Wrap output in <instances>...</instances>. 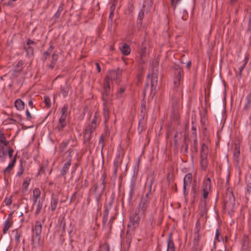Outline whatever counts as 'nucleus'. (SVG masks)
I'll list each match as a JSON object with an SVG mask.
<instances>
[{
  "instance_id": "58",
  "label": "nucleus",
  "mask_w": 251,
  "mask_h": 251,
  "mask_svg": "<svg viewBox=\"0 0 251 251\" xmlns=\"http://www.w3.org/2000/svg\"><path fill=\"white\" fill-rule=\"evenodd\" d=\"M72 197L74 199V202H75L76 203H77L79 201L77 191L75 192Z\"/></svg>"
},
{
  "instance_id": "15",
  "label": "nucleus",
  "mask_w": 251,
  "mask_h": 251,
  "mask_svg": "<svg viewBox=\"0 0 251 251\" xmlns=\"http://www.w3.org/2000/svg\"><path fill=\"white\" fill-rule=\"evenodd\" d=\"M207 202L206 201H201V203L199 207V214L201 217H205V218L207 219V213L208 211V209L206 207Z\"/></svg>"
},
{
  "instance_id": "42",
  "label": "nucleus",
  "mask_w": 251,
  "mask_h": 251,
  "mask_svg": "<svg viewBox=\"0 0 251 251\" xmlns=\"http://www.w3.org/2000/svg\"><path fill=\"white\" fill-rule=\"evenodd\" d=\"M191 156L193 158L198 151V145L193 144L191 147Z\"/></svg>"
},
{
  "instance_id": "2",
  "label": "nucleus",
  "mask_w": 251,
  "mask_h": 251,
  "mask_svg": "<svg viewBox=\"0 0 251 251\" xmlns=\"http://www.w3.org/2000/svg\"><path fill=\"white\" fill-rule=\"evenodd\" d=\"M158 65H155L152 68V73L149 74L147 78L151 77V92L150 95L152 98L155 95L156 91V88L158 84Z\"/></svg>"
},
{
  "instance_id": "19",
  "label": "nucleus",
  "mask_w": 251,
  "mask_h": 251,
  "mask_svg": "<svg viewBox=\"0 0 251 251\" xmlns=\"http://www.w3.org/2000/svg\"><path fill=\"white\" fill-rule=\"evenodd\" d=\"M67 110H68V107L67 106L64 105L61 108V116L60 119H59L58 122L67 123L66 117H67Z\"/></svg>"
},
{
  "instance_id": "21",
  "label": "nucleus",
  "mask_w": 251,
  "mask_h": 251,
  "mask_svg": "<svg viewBox=\"0 0 251 251\" xmlns=\"http://www.w3.org/2000/svg\"><path fill=\"white\" fill-rule=\"evenodd\" d=\"M153 178H152L150 182H149V185H148V190H147V191L145 194V195L144 196H143L144 197H145V198H149V199H151V197H152V185H153Z\"/></svg>"
},
{
  "instance_id": "59",
  "label": "nucleus",
  "mask_w": 251,
  "mask_h": 251,
  "mask_svg": "<svg viewBox=\"0 0 251 251\" xmlns=\"http://www.w3.org/2000/svg\"><path fill=\"white\" fill-rule=\"evenodd\" d=\"M12 197L10 196L9 198H6L4 200V202L6 205H10L12 202Z\"/></svg>"
},
{
  "instance_id": "17",
  "label": "nucleus",
  "mask_w": 251,
  "mask_h": 251,
  "mask_svg": "<svg viewBox=\"0 0 251 251\" xmlns=\"http://www.w3.org/2000/svg\"><path fill=\"white\" fill-rule=\"evenodd\" d=\"M149 81H148L145 85V88H144V91H143L144 98H145V97L146 92L149 87ZM141 113H145L146 112V101L144 100H142V103H141Z\"/></svg>"
},
{
  "instance_id": "34",
  "label": "nucleus",
  "mask_w": 251,
  "mask_h": 251,
  "mask_svg": "<svg viewBox=\"0 0 251 251\" xmlns=\"http://www.w3.org/2000/svg\"><path fill=\"white\" fill-rule=\"evenodd\" d=\"M0 144H2L4 146H7L9 144V141L6 140L3 133L0 131Z\"/></svg>"
},
{
  "instance_id": "49",
  "label": "nucleus",
  "mask_w": 251,
  "mask_h": 251,
  "mask_svg": "<svg viewBox=\"0 0 251 251\" xmlns=\"http://www.w3.org/2000/svg\"><path fill=\"white\" fill-rule=\"evenodd\" d=\"M24 172V168L23 166L22 163H21L20 164L19 170L17 173V176H21L23 174Z\"/></svg>"
},
{
  "instance_id": "23",
  "label": "nucleus",
  "mask_w": 251,
  "mask_h": 251,
  "mask_svg": "<svg viewBox=\"0 0 251 251\" xmlns=\"http://www.w3.org/2000/svg\"><path fill=\"white\" fill-rule=\"evenodd\" d=\"M71 160H69L67 162L65 163V164L62 168L61 173V175L64 177V178H66V175L68 172V170L71 166Z\"/></svg>"
},
{
  "instance_id": "3",
  "label": "nucleus",
  "mask_w": 251,
  "mask_h": 251,
  "mask_svg": "<svg viewBox=\"0 0 251 251\" xmlns=\"http://www.w3.org/2000/svg\"><path fill=\"white\" fill-rule=\"evenodd\" d=\"M209 152L208 146L205 143H202L200 151V163L201 168L203 171L206 170L209 164L208 159Z\"/></svg>"
},
{
  "instance_id": "22",
  "label": "nucleus",
  "mask_w": 251,
  "mask_h": 251,
  "mask_svg": "<svg viewBox=\"0 0 251 251\" xmlns=\"http://www.w3.org/2000/svg\"><path fill=\"white\" fill-rule=\"evenodd\" d=\"M240 154V146L239 144L235 143L233 148V156L234 159H235L236 161H238Z\"/></svg>"
},
{
  "instance_id": "26",
  "label": "nucleus",
  "mask_w": 251,
  "mask_h": 251,
  "mask_svg": "<svg viewBox=\"0 0 251 251\" xmlns=\"http://www.w3.org/2000/svg\"><path fill=\"white\" fill-rule=\"evenodd\" d=\"M40 195L41 191L40 189L38 188H35L33 192V201L34 204L37 203V200L40 198Z\"/></svg>"
},
{
  "instance_id": "38",
  "label": "nucleus",
  "mask_w": 251,
  "mask_h": 251,
  "mask_svg": "<svg viewBox=\"0 0 251 251\" xmlns=\"http://www.w3.org/2000/svg\"><path fill=\"white\" fill-rule=\"evenodd\" d=\"M98 125L92 123H90L85 128V130L87 131L93 132L96 129Z\"/></svg>"
},
{
  "instance_id": "53",
  "label": "nucleus",
  "mask_w": 251,
  "mask_h": 251,
  "mask_svg": "<svg viewBox=\"0 0 251 251\" xmlns=\"http://www.w3.org/2000/svg\"><path fill=\"white\" fill-rule=\"evenodd\" d=\"M153 0H146L144 1V4L143 5V7H145L146 5L147 4L148 6H149L150 8L151 7L153 3Z\"/></svg>"
},
{
  "instance_id": "52",
  "label": "nucleus",
  "mask_w": 251,
  "mask_h": 251,
  "mask_svg": "<svg viewBox=\"0 0 251 251\" xmlns=\"http://www.w3.org/2000/svg\"><path fill=\"white\" fill-rule=\"evenodd\" d=\"M153 0H146L144 1V4L143 5V7H145L146 5L147 4L148 6H149L150 8L151 7L153 3Z\"/></svg>"
},
{
  "instance_id": "29",
  "label": "nucleus",
  "mask_w": 251,
  "mask_h": 251,
  "mask_svg": "<svg viewBox=\"0 0 251 251\" xmlns=\"http://www.w3.org/2000/svg\"><path fill=\"white\" fill-rule=\"evenodd\" d=\"M146 48L145 47H142L140 49V59L139 60V63H145V61L144 60V58L146 56Z\"/></svg>"
},
{
  "instance_id": "39",
  "label": "nucleus",
  "mask_w": 251,
  "mask_h": 251,
  "mask_svg": "<svg viewBox=\"0 0 251 251\" xmlns=\"http://www.w3.org/2000/svg\"><path fill=\"white\" fill-rule=\"evenodd\" d=\"M92 132L91 131H87L85 129L83 133V137L84 142L89 141L91 138V134Z\"/></svg>"
},
{
  "instance_id": "37",
  "label": "nucleus",
  "mask_w": 251,
  "mask_h": 251,
  "mask_svg": "<svg viewBox=\"0 0 251 251\" xmlns=\"http://www.w3.org/2000/svg\"><path fill=\"white\" fill-rule=\"evenodd\" d=\"M113 203V200H112L109 202L108 204H106L104 205V210L103 212L104 214H107V215L109 214V210L111 208L112 205Z\"/></svg>"
},
{
  "instance_id": "41",
  "label": "nucleus",
  "mask_w": 251,
  "mask_h": 251,
  "mask_svg": "<svg viewBox=\"0 0 251 251\" xmlns=\"http://www.w3.org/2000/svg\"><path fill=\"white\" fill-rule=\"evenodd\" d=\"M24 64V62L22 60H20L15 66L14 70L17 72L20 73L23 69Z\"/></svg>"
},
{
  "instance_id": "11",
  "label": "nucleus",
  "mask_w": 251,
  "mask_h": 251,
  "mask_svg": "<svg viewBox=\"0 0 251 251\" xmlns=\"http://www.w3.org/2000/svg\"><path fill=\"white\" fill-rule=\"evenodd\" d=\"M151 200V199L142 197L137 207L141 211L144 217L146 215V212L149 207Z\"/></svg>"
},
{
  "instance_id": "16",
  "label": "nucleus",
  "mask_w": 251,
  "mask_h": 251,
  "mask_svg": "<svg viewBox=\"0 0 251 251\" xmlns=\"http://www.w3.org/2000/svg\"><path fill=\"white\" fill-rule=\"evenodd\" d=\"M58 198L56 195L52 194L50 199V209L53 212L56 209L58 203Z\"/></svg>"
},
{
  "instance_id": "63",
  "label": "nucleus",
  "mask_w": 251,
  "mask_h": 251,
  "mask_svg": "<svg viewBox=\"0 0 251 251\" xmlns=\"http://www.w3.org/2000/svg\"><path fill=\"white\" fill-rule=\"evenodd\" d=\"M29 184V181L27 180H24L23 184V190H26L27 188L28 187Z\"/></svg>"
},
{
  "instance_id": "7",
  "label": "nucleus",
  "mask_w": 251,
  "mask_h": 251,
  "mask_svg": "<svg viewBox=\"0 0 251 251\" xmlns=\"http://www.w3.org/2000/svg\"><path fill=\"white\" fill-rule=\"evenodd\" d=\"M235 197L233 193L227 190L224 197V206L225 208L232 210L235 206Z\"/></svg>"
},
{
  "instance_id": "9",
  "label": "nucleus",
  "mask_w": 251,
  "mask_h": 251,
  "mask_svg": "<svg viewBox=\"0 0 251 251\" xmlns=\"http://www.w3.org/2000/svg\"><path fill=\"white\" fill-rule=\"evenodd\" d=\"M142 216L143 215L142 214L141 211L138 208H136L134 212L131 213L130 221L132 223L134 228L138 226Z\"/></svg>"
},
{
  "instance_id": "33",
  "label": "nucleus",
  "mask_w": 251,
  "mask_h": 251,
  "mask_svg": "<svg viewBox=\"0 0 251 251\" xmlns=\"http://www.w3.org/2000/svg\"><path fill=\"white\" fill-rule=\"evenodd\" d=\"M107 103V102H103V115L104 117L105 122L109 119V110L106 106Z\"/></svg>"
},
{
  "instance_id": "62",
  "label": "nucleus",
  "mask_w": 251,
  "mask_h": 251,
  "mask_svg": "<svg viewBox=\"0 0 251 251\" xmlns=\"http://www.w3.org/2000/svg\"><path fill=\"white\" fill-rule=\"evenodd\" d=\"M181 0H171V4L173 7L174 9L175 10L176 7L177 3L179 2Z\"/></svg>"
},
{
  "instance_id": "13",
  "label": "nucleus",
  "mask_w": 251,
  "mask_h": 251,
  "mask_svg": "<svg viewBox=\"0 0 251 251\" xmlns=\"http://www.w3.org/2000/svg\"><path fill=\"white\" fill-rule=\"evenodd\" d=\"M36 45V43L28 38L26 41V44L23 45V48L26 51V53L28 55H33L34 54V46Z\"/></svg>"
},
{
  "instance_id": "55",
  "label": "nucleus",
  "mask_w": 251,
  "mask_h": 251,
  "mask_svg": "<svg viewBox=\"0 0 251 251\" xmlns=\"http://www.w3.org/2000/svg\"><path fill=\"white\" fill-rule=\"evenodd\" d=\"M246 64H247V61H245L243 63V64L240 66H239V75L240 77H241V75H242V72L244 70L245 66L246 65Z\"/></svg>"
},
{
  "instance_id": "48",
  "label": "nucleus",
  "mask_w": 251,
  "mask_h": 251,
  "mask_svg": "<svg viewBox=\"0 0 251 251\" xmlns=\"http://www.w3.org/2000/svg\"><path fill=\"white\" fill-rule=\"evenodd\" d=\"M63 10V5L61 4L58 7L57 11L54 14L53 18H58L60 17V14L62 12Z\"/></svg>"
},
{
  "instance_id": "18",
  "label": "nucleus",
  "mask_w": 251,
  "mask_h": 251,
  "mask_svg": "<svg viewBox=\"0 0 251 251\" xmlns=\"http://www.w3.org/2000/svg\"><path fill=\"white\" fill-rule=\"evenodd\" d=\"M167 251H176V247L173 240L172 234H170L168 238V245Z\"/></svg>"
},
{
  "instance_id": "20",
  "label": "nucleus",
  "mask_w": 251,
  "mask_h": 251,
  "mask_svg": "<svg viewBox=\"0 0 251 251\" xmlns=\"http://www.w3.org/2000/svg\"><path fill=\"white\" fill-rule=\"evenodd\" d=\"M58 59V55L56 53H53L51 56V60L50 63L47 66L48 68L52 70L55 67V64Z\"/></svg>"
},
{
  "instance_id": "31",
  "label": "nucleus",
  "mask_w": 251,
  "mask_h": 251,
  "mask_svg": "<svg viewBox=\"0 0 251 251\" xmlns=\"http://www.w3.org/2000/svg\"><path fill=\"white\" fill-rule=\"evenodd\" d=\"M53 49H54V47L52 45V44H51L50 45V47L45 52H44L43 54V57L44 61H45L47 59L48 57L50 55V54L53 50Z\"/></svg>"
},
{
  "instance_id": "54",
  "label": "nucleus",
  "mask_w": 251,
  "mask_h": 251,
  "mask_svg": "<svg viewBox=\"0 0 251 251\" xmlns=\"http://www.w3.org/2000/svg\"><path fill=\"white\" fill-rule=\"evenodd\" d=\"M44 102L48 107H50L51 106V102L50 99L49 97L45 96L44 97Z\"/></svg>"
},
{
  "instance_id": "12",
  "label": "nucleus",
  "mask_w": 251,
  "mask_h": 251,
  "mask_svg": "<svg viewBox=\"0 0 251 251\" xmlns=\"http://www.w3.org/2000/svg\"><path fill=\"white\" fill-rule=\"evenodd\" d=\"M183 76L182 69L177 66L175 68V78L174 80V87L178 88L180 84L181 80H182Z\"/></svg>"
},
{
  "instance_id": "51",
  "label": "nucleus",
  "mask_w": 251,
  "mask_h": 251,
  "mask_svg": "<svg viewBox=\"0 0 251 251\" xmlns=\"http://www.w3.org/2000/svg\"><path fill=\"white\" fill-rule=\"evenodd\" d=\"M14 165L9 163L8 166L3 170V175L5 176L6 173L9 172L13 168Z\"/></svg>"
},
{
  "instance_id": "56",
  "label": "nucleus",
  "mask_w": 251,
  "mask_h": 251,
  "mask_svg": "<svg viewBox=\"0 0 251 251\" xmlns=\"http://www.w3.org/2000/svg\"><path fill=\"white\" fill-rule=\"evenodd\" d=\"M98 120H99V118L97 116V114L96 113H95L94 118L92 119V120L90 123L96 124L98 126V125H99Z\"/></svg>"
},
{
  "instance_id": "50",
  "label": "nucleus",
  "mask_w": 251,
  "mask_h": 251,
  "mask_svg": "<svg viewBox=\"0 0 251 251\" xmlns=\"http://www.w3.org/2000/svg\"><path fill=\"white\" fill-rule=\"evenodd\" d=\"M42 207V204L40 203V201H39L37 204L36 209L35 212V214L36 215H38L40 213Z\"/></svg>"
},
{
  "instance_id": "10",
  "label": "nucleus",
  "mask_w": 251,
  "mask_h": 251,
  "mask_svg": "<svg viewBox=\"0 0 251 251\" xmlns=\"http://www.w3.org/2000/svg\"><path fill=\"white\" fill-rule=\"evenodd\" d=\"M202 190L203 201H206L209 193L211 191V180L209 177H207L203 181L202 186Z\"/></svg>"
},
{
  "instance_id": "25",
  "label": "nucleus",
  "mask_w": 251,
  "mask_h": 251,
  "mask_svg": "<svg viewBox=\"0 0 251 251\" xmlns=\"http://www.w3.org/2000/svg\"><path fill=\"white\" fill-rule=\"evenodd\" d=\"M70 88V85L66 82L64 86H61L60 88V92L64 97L68 96V92Z\"/></svg>"
},
{
  "instance_id": "44",
  "label": "nucleus",
  "mask_w": 251,
  "mask_h": 251,
  "mask_svg": "<svg viewBox=\"0 0 251 251\" xmlns=\"http://www.w3.org/2000/svg\"><path fill=\"white\" fill-rule=\"evenodd\" d=\"M70 143V140L67 139L65 141H63L59 145V148L60 150L63 151H64L65 149L67 147L69 143Z\"/></svg>"
},
{
  "instance_id": "24",
  "label": "nucleus",
  "mask_w": 251,
  "mask_h": 251,
  "mask_svg": "<svg viewBox=\"0 0 251 251\" xmlns=\"http://www.w3.org/2000/svg\"><path fill=\"white\" fill-rule=\"evenodd\" d=\"M134 229H127L126 231V243L129 245L132 241V235L134 234Z\"/></svg>"
},
{
  "instance_id": "6",
  "label": "nucleus",
  "mask_w": 251,
  "mask_h": 251,
  "mask_svg": "<svg viewBox=\"0 0 251 251\" xmlns=\"http://www.w3.org/2000/svg\"><path fill=\"white\" fill-rule=\"evenodd\" d=\"M122 75V70L117 68L116 70H110L104 79V81L109 82V80H116L117 84L121 81V78Z\"/></svg>"
},
{
  "instance_id": "32",
  "label": "nucleus",
  "mask_w": 251,
  "mask_h": 251,
  "mask_svg": "<svg viewBox=\"0 0 251 251\" xmlns=\"http://www.w3.org/2000/svg\"><path fill=\"white\" fill-rule=\"evenodd\" d=\"M13 221H10L9 220H6L5 221L4 223V226L2 230L3 233L4 234H5L6 233L7 231L13 225Z\"/></svg>"
},
{
  "instance_id": "27",
  "label": "nucleus",
  "mask_w": 251,
  "mask_h": 251,
  "mask_svg": "<svg viewBox=\"0 0 251 251\" xmlns=\"http://www.w3.org/2000/svg\"><path fill=\"white\" fill-rule=\"evenodd\" d=\"M120 50L123 55H127L130 53L131 49L129 45L125 43L120 48Z\"/></svg>"
},
{
  "instance_id": "28",
  "label": "nucleus",
  "mask_w": 251,
  "mask_h": 251,
  "mask_svg": "<svg viewBox=\"0 0 251 251\" xmlns=\"http://www.w3.org/2000/svg\"><path fill=\"white\" fill-rule=\"evenodd\" d=\"M251 92L249 93L246 98V102L244 106V110H248L251 107Z\"/></svg>"
},
{
  "instance_id": "30",
  "label": "nucleus",
  "mask_w": 251,
  "mask_h": 251,
  "mask_svg": "<svg viewBox=\"0 0 251 251\" xmlns=\"http://www.w3.org/2000/svg\"><path fill=\"white\" fill-rule=\"evenodd\" d=\"M15 106L19 110H22L25 108V103L21 99H18L15 101Z\"/></svg>"
},
{
  "instance_id": "60",
  "label": "nucleus",
  "mask_w": 251,
  "mask_h": 251,
  "mask_svg": "<svg viewBox=\"0 0 251 251\" xmlns=\"http://www.w3.org/2000/svg\"><path fill=\"white\" fill-rule=\"evenodd\" d=\"M6 155V152L5 151L4 147L0 149V158H3Z\"/></svg>"
},
{
  "instance_id": "64",
  "label": "nucleus",
  "mask_w": 251,
  "mask_h": 251,
  "mask_svg": "<svg viewBox=\"0 0 251 251\" xmlns=\"http://www.w3.org/2000/svg\"><path fill=\"white\" fill-rule=\"evenodd\" d=\"M198 191V188L197 187L196 185H194L193 187L192 192H193V197L195 199L196 197V193Z\"/></svg>"
},
{
  "instance_id": "5",
  "label": "nucleus",
  "mask_w": 251,
  "mask_h": 251,
  "mask_svg": "<svg viewBox=\"0 0 251 251\" xmlns=\"http://www.w3.org/2000/svg\"><path fill=\"white\" fill-rule=\"evenodd\" d=\"M139 167V161L137 163L136 165L134 167V173L132 176L130 183V190L128 194V201L129 203L132 202L133 197L135 193V187L136 185V181L137 179V173Z\"/></svg>"
},
{
  "instance_id": "4",
  "label": "nucleus",
  "mask_w": 251,
  "mask_h": 251,
  "mask_svg": "<svg viewBox=\"0 0 251 251\" xmlns=\"http://www.w3.org/2000/svg\"><path fill=\"white\" fill-rule=\"evenodd\" d=\"M106 175L105 173L102 175L100 181H101L100 185L95 184L94 186V192L96 194V201L98 204L100 198L103 193L106 186Z\"/></svg>"
},
{
  "instance_id": "35",
  "label": "nucleus",
  "mask_w": 251,
  "mask_h": 251,
  "mask_svg": "<svg viewBox=\"0 0 251 251\" xmlns=\"http://www.w3.org/2000/svg\"><path fill=\"white\" fill-rule=\"evenodd\" d=\"M67 125V123H62L61 122H58L56 126L55 127L54 129L57 131L58 132H60L63 131V128L66 127Z\"/></svg>"
},
{
  "instance_id": "14",
  "label": "nucleus",
  "mask_w": 251,
  "mask_h": 251,
  "mask_svg": "<svg viewBox=\"0 0 251 251\" xmlns=\"http://www.w3.org/2000/svg\"><path fill=\"white\" fill-rule=\"evenodd\" d=\"M192 181V174L191 173L187 174L183 179V193L184 196L188 195V193L186 191V187L190 186Z\"/></svg>"
},
{
  "instance_id": "1",
  "label": "nucleus",
  "mask_w": 251,
  "mask_h": 251,
  "mask_svg": "<svg viewBox=\"0 0 251 251\" xmlns=\"http://www.w3.org/2000/svg\"><path fill=\"white\" fill-rule=\"evenodd\" d=\"M45 218L42 221L37 220L35 222V225L32 227V235L31 237V244L33 248H37L41 246V233L42 232V224H44Z\"/></svg>"
},
{
  "instance_id": "46",
  "label": "nucleus",
  "mask_w": 251,
  "mask_h": 251,
  "mask_svg": "<svg viewBox=\"0 0 251 251\" xmlns=\"http://www.w3.org/2000/svg\"><path fill=\"white\" fill-rule=\"evenodd\" d=\"M196 128H197V124L194 121H192V134L193 136H196L197 135Z\"/></svg>"
},
{
  "instance_id": "36",
  "label": "nucleus",
  "mask_w": 251,
  "mask_h": 251,
  "mask_svg": "<svg viewBox=\"0 0 251 251\" xmlns=\"http://www.w3.org/2000/svg\"><path fill=\"white\" fill-rule=\"evenodd\" d=\"M126 90V87H121L117 92L116 98L121 99L124 97V93Z\"/></svg>"
},
{
  "instance_id": "47",
  "label": "nucleus",
  "mask_w": 251,
  "mask_h": 251,
  "mask_svg": "<svg viewBox=\"0 0 251 251\" xmlns=\"http://www.w3.org/2000/svg\"><path fill=\"white\" fill-rule=\"evenodd\" d=\"M14 232H15V241L17 244L20 243V238L22 236V232H19L18 229H15Z\"/></svg>"
},
{
  "instance_id": "57",
  "label": "nucleus",
  "mask_w": 251,
  "mask_h": 251,
  "mask_svg": "<svg viewBox=\"0 0 251 251\" xmlns=\"http://www.w3.org/2000/svg\"><path fill=\"white\" fill-rule=\"evenodd\" d=\"M112 24H113V22H111V21H110V23L109 24V25L108 26V30L110 32H112V30H113V31H115L116 29V26H117V24L116 22H115V25L114 27V29H112Z\"/></svg>"
},
{
  "instance_id": "40",
  "label": "nucleus",
  "mask_w": 251,
  "mask_h": 251,
  "mask_svg": "<svg viewBox=\"0 0 251 251\" xmlns=\"http://www.w3.org/2000/svg\"><path fill=\"white\" fill-rule=\"evenodd\" d=\"M247 190L249 194L251 193V175L246 177Z\"/></svg>"
},
{
  "instance_id": "45",
  "label": "nucleus",
  "mask_w": 251,
  "mask_h": 251,
  "mask_svg": "<svg viewBox=\"0 0 251 251\" xmlns=\"http://www.w3.org/2000/svg\"><path fill=\"white\" fill-rule=\"evenodd\" d=\"M144 17V9H142L138 13L137 21L138 23L141 24L142 20Z\"/></svg>"
},
{
  "instance_id": "61",
  "label": "nucleus",
  "mask_w": 251,
  "mask_h": 251,
  "mask_svg": "<svg viewBox=\"0 0 251 251\" xmlns=\"http://www.w3.org/2000/svg\"><path fill=\"white\" fill-rule=\"evenodd\" d=\"M247 32L251 37V18L249 19Z\"/></svg>"
},
{
  "instance_id": "8",
  "label": "nucleus",
  "mask_w": 251,
  "mask_h": 251,
  "mask_svg": "<svg viewBox=\"0 0 251 251\" xmlns=\"http://www.w3.org/2000/svg\"><path fill=\"white\" fill-rule=\"evenodd\" d=\"M102 100L104 102H108L112 100V95L111 93L110 82L104 81L102 91Z\"/></svg>"
},
{
  "instance_id": "43",
  "label": "nucleus",
  "mask_w": 251,
  "mask_h": 251,
  "mask_svg": "<svg viewBox=\"0 0 251 251\" xmlns=\"http://www.w3.org/2000/svg\"><path fill=\"white\" fill-rule=\"evenodd\" d=\"M249 239L247 236H244L242 239V247L244 249H247L248 247Z\"/></svg>"
}]
</instances>
